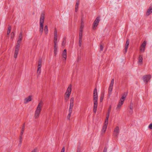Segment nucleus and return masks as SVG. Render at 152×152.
<instances>
[{
    "instance_id": "a18cd8bd",
    "label": "nucleus",
    "mask_w": 152,
    "mask_h": 152,
    "mask_svg": "<svg viewBox=\"0 0 152 152\" xmlns=\"http://www.w3.org/2000/svg\"><path fill=\"white\" fill-rule=\"evenodd\" d=\"M130 109L132 110V109L133 107H131V106L130 107Z\"/></svg>"
},
{
    "instance_id": "5701e85b",
    "label": "nucleus",
    "mask_w": 152,
    "mask_h": 152,
    "mask_svg": "<svg viewBox=\"0 0 152 152\" xmlns=\"http://www.w3.org/2000/svg\"><path fill=\"white\" fill-rule=\"evenodd\" d=\"M44 32L45 34H47L48 33V27L47 26H45L44 28Z\"/></svg>"
},
{
    "instance_id": "2f4dec72",
    "label": "nucleus",
    "mask_w": 152,
    "mask_h": 152,
    "mask_svg": "<svg viewBox=\"0 0 152 152\" xmlns=\"http://www.w3.org/2000/svg\"><path fill=\"white\" fill-rule=\"evenodd\" d=\"M82 32H80L79 33V39H82Z\"/></svg>"
},
{
    "instance_id": "c9c22d12",
    "label": "nucleus",
    "mask_w": 152,
    "mask_h": 152,
    "mask_svg": "<svg viewBox=\"0 0 152 152\" xmlns=\"http://www.w3.org/2000/svg\"><path fill=\"white\" fill-rule=\"evenodd\" d=\"M37 149L36 148H35L32 150L31 152H37Z\"/></svg>"
},
{
    "instance_id": "49530a36",
    "label": "nucleus",
    "mask_w": 152,
    "mask_h": 152,
    "mask_svg": "<svg viewBox=\"0 0 152 152\" xmlns=\"http://www.w3.org/2000/svg\"><path fill=\"white\" fill-rule=\"evenodd\" d=\"M102 99H103V98H101V101H102Z\"/></svg>"
},
{
    "instance_id": "f257e3e1",
    "label": "nucleus",
    "mask_w": 152,
    "mask_h": 152,
    "mask_svg": "<svg viewBox=\"0 0 152 152\" xmlns=\"http://www.w3.org/2000/svg\"><path fill=\"white\" fill-rule=\"evenodd\" d=\"M126 97V95L125 94H124L121 96L119 101L116 107V110L118 111L120 110L122 105L124 104Z\"/></svg>"
},
{
    "instance_id": "dca6fc26",
    "label": "nucleus",
    "mask_w": 152,
    "mask_h": 152,
    "mask_svg": "<svg viewBox=\"0 0 152 152\" xmlns=\"http://www.w3.org/2000/svg\"><path fill=\"white\" fill-rule=\"evenodd\" d=\"M43 105V102L42 100H40L39 103H38V105L37 107V108L39 109H40L42 110V107Z\"/></svg>"
},
{
    "instance_id": "f3484780",
    "label": "nucleus",
    "mask_w": 152,
    "mask_h": 152,
    "mask_svg": "<svg viewBox=\"0 0 152 152\" xmlns=\"http://www.w3.org/2000/svg\"><path fill=\"white\" fill-rule=\"evenodd\" d=\"M107 126L106 125H104L102 126L101 132L102 134H104L107 129Z\"/></svg>"
},
{
    "instance_id": "58836bf2",
    "label": "nucleus",
    "mask_w": 152,
    "mask_h": 152,
    "mask_svg": "<svg viewBox=\"0 0 152 152\" xmlns=\"http://www.w3.org/2000/svg\"><path fill=\"white\" fill-rule=\"evenodd\" d=\"M21 43V42L18 41H17V43L16 45H20Z\"/></svg>"
},
{
    "instance_id": "ddd939ff",
    "label": "nucleus",
    "mask_w": 152,
    "mask_h": 152,
    "mask_svg": "<svg viewBox=\"0 0 152 152\" xmlns=\"http://www.w3.org/2000/svg\"><path fill=\"white\" fill-rule=\"evenodd\" d=\"M143 61V56L142 55H140L139 56L138 64L139 65L141 66L142 64Z\"/></svg>"
},
{
    "instance_id": "20e7f679",
    "label": "nucleus",
    "mask_w": 152,
    "mask_h": 152,
    "mask_svg": "<svg viewBox=\"0 0 152 152\" xmlns=\"http://www.w3.org/2000/svg\"><path fill=\"white\" fill-rule=\"evenodd\" d=\"M151 78V75L149 74L145 75L142 77V80L144 83L145 84H147L150 81Z\"/></svg>"
},
{
    "instance_id": "f704fd0d",
    "label": "nucleus",
    "mask_w": 152,
    "mask_h": 152,
    "mask_svg": "<svg viewBox=\"0 0 152 152\" xmlns=\"http://www.w3.org/2000/svg\"><path fill=\"white\" fill-rule=\"evenodd\" d=\"M148 128L149 129H152V123H151L148 126Z\"/></svg>"
},
{
    "instance_id": "37998d69",
    "label": "nucleus",
    "mask_w": 152,
    "mask_h": 152,
    "mask_svg": "<svg viewBox=\"0 0 152 152\" xmlns=\"http://www.w3.org/2000/svg\"><path fill=\"white\" fill-rule=\"evenodd\" d=\"M83 27H84V26L83 25H81L80 27V28L82 30L83 29Z\"/></svg>"
},
{
    "instance_id": "79ce46f5",
    "label": "nucleus",
    "mask_w": 152,
    "mask_h": 152,
    "mask_svg": "<svg viewBox=\"0 0 152 152\" xmlns=\"http://www.w3.org/2000/svg\"><path fill=\"white\" fill-rule=\"evenodd\" d=\"M65 151V148L64 147L61 149V152H64Z\"/></svg>"
},
{
    "instance_id": "c85d7f7f",
    "label": "nucleus",
    "mask_w": 152,
    "mask_h": 152,
    "mask_svg": "<svg viewBox=\"0 0 152 152\" xmlns=\"http://www.w3.org/2000/svg\"><path fill=\"white\" fill-rule=\"evenodd\" d=\"M11 30V27H9L8 28L7 31V34L8 35H9L10 34V32Z\"/></svg>"
},
{
    "instance_id": "473e14b6",
    "label": "nucleus",
    "mask_w": 152,
    "mask_h": 152,
    "mask_svg": "<svg viewBox=\"0 0 152 152\" xmlns=\"http://www.w3.org/2000/svg\"><path fill=\"white\" fill-rule=\"evenodd\" d=\"M72 113H69L68 114L67 116V118L68 119H69Z\"/></svg>"
},
{
    "instance_id": "9d476101",
    "label": "nucleus",
    "mask_w": 152,
    "mask_h": 152,
    "mask_svg": "<svg viewBox=\"0 0 152 152\" xmlns=\"http://www.w3.org/2000/svg\"><path fill=\"white\" fill-rule=\"evenodd\" d=\"M93 99L94 102H97V89L96 88L94 89V91Z\"/></svg>"
},
{
    "instance_id": "4be33fe9",
    "label": "nucleus",
    "mask_w": 152,
    "mask_h": 152,
    "mask_svg": "<svg viewBox=\"0 0 152 152\" xmlns=\"http://www.w3.org/2000/svg\"><path fill=\"white\" fill-rule=\"evenodd\" d=\"M23 37V34H22V33H20V34L19 35L17 41L21 42V41L22 40Z\"/></svg>"
},
{
    "instance_id": "1a4fd4ad",
    "label": "nucleus",
    "mask_w": 152,
    "mask_h": 152,
    "mask_svg": "<svg viewBox=\"0 0 152 152\" xmlns=\"http://www.w3.org/2000/svg\"><path fill=\"white\" fill-rule=\"evenodd\" d=\"M146 43V42L144 41L141 45L140 47V51L141 53H143L144 52Z\"/></svg>"
},
{
    "instance_id": "c756f323",
    "label": "nucleus",
    "mask_w": 152,
    "mask_h": 152,
    "mask_svg": "<svg viewBox=\"0 0 152 152\" xmlns=\"http://www.w3.org/2000/svg\"><path fill=\"white\" fill-rule=\"evenodd\" d=\"M100 49L101 50H102L104 48V44H101L100 45Z\"/></svg>"
},
{
    "instance_id": "b1692460",
    "label": "nucleus",
    "mask_w": 152,
    "mask_h": 152,
    "mask_svg": "<svg viewBox=\"0 0 152 152\" xmlns=\"http://www.w3.org/2000/svg\"><path fill=\"white\" fill-rule=\"evenodd\" d=\"M57 46L56 43H54V53L55 54H56V53L57 50Z\"/></svg>"
},
{
    "instance_id": "6ab92c4d",
    "label": "nucleus",
    "mask_w": 152,
    "mask_h": 152,
    "mask_svg": "<svg viewBox=\"0 0 152 152\" xmlns=\"http://www.w3.org/2000/svg\"><path fill=\"white\" fill-rule=\"evenodd\" d=\"M94 105L93 111L94 113H96V111L98 105L97 102H94Z\"/></svg>"
},
{
    "instance_id": "4c0bfd02",
    "label": "nucleus",
    "mask_w": 152,
    "mask_h": 152,
    "mask_svg": "<svg viewBox=\"0 0 152 152\" xmlns=\"http://www.w3.org/2000/svg\"><path fill=\"white\" fill-rule=\"evenodd\" d=\"M73 106H74V105H73V104H69V108L73 109Z\"/></svg>"
},
{
    "instance_id": "7c9ffc66",
    "label": "nucleus",
    "mask_w": 152,
    "mask_h": 152,
    "mask_svg": "<svg viewBox=\"0 0 152 152\" xmlns=\"http://www.w3.org/2000/svg\"><path fill=\"white\" fill-rule=\"evenodd\" d=\"M14 37V33L13 32H12L11 34L10 38L11 39H12Z\"/></svg>"
},
{
    "instance_id": "393cba45",
    "label": "nucleus",
    "mask_w": 152,
    "mask_h": 152,
    "mask_svg": "<svg viewBox=\"0 0 152 152\" xmlns=\"http://www.w3.org/2000/svg\"><path fill=\"white\" fill-rule=\"evenodd\" d=\"M79 4V2L78 1L77 2L75 6V11L76 12H77L78 11V9Z\"/></svg>"
},
{
    "instance_id": "9b49d317",
    "label": "nucleus",
    "mask_w": 152,
    "mask_h": 152,
    "mask_svg": "<svg viewBox=\"0 0 152 152\" xmlns=\"http://www.w3.org/2000/svg\"><path fill=\"white\" fill-rule=\"evenodd\" d=\"M152 13V5L150 6L147 9L145 13L146 16H148Z\"/></svg>"
},
{
    "instance_id": "f8f14e48",
    "label": "nucleus",
    "mask_w": 152,
    "mask_h": 152,
    "mask_svg": "<svg viewBox=\"0 0 152 152\" xmlns=\"http://www.w3.org/2000/svg\"><path fill=\"white\" fill-rule=\"evenodd\" d=\"M152 13V5L150 6L147 9L145 13L146 16H148Z\"/></svg>"
},
{
    "instance_id": "39448f33",
    "label": "nucleus",
    "mask_w": 152,
    "mask_h": 152,
    "mask_svg": "<svg viewBox=\"0 0 152 152\" xmlns=\"http://www.w3.org/2000/svg\"><path fill=\"white\" fill-rule=\"evenodd\" d=\"M100 20V17L98 16L96 18L92 26V29L93 30H95L96 29V28L98 25L99 21Z\"/></svg>"
},
{
    "instance_id": "72a5a7b5",
    "label": "nucleus",
    "mask_w": 152,
    "mask_h": 152,
    "mask_svg": "<svg viewBox=\"0 0 152 152\" xmlns=\"http://www.w3.org/2000/svg\"><path fill=\"white\" fill-rule=\"evenodd\" d=\"M108 119H105V123H104V125H106V126H107V125L108 124Z\"/></svg>"
},
{
    "instance_id": "c03bdc74",
    "label": "nucleus",
    "mask_w": 152,
    "mask_h": 152,
    "mask_svg": "<svg viewBox=\"0 0 152 152\" xmlns=\"http://www.w3.org/2000/svg\"><path fill=\"white\" fill-rule=\"evenodd\" d=\"M24 128H23L22 129V133H23V132L24 131Z\"/></svg>"
},
{
    "instance_id": "f03ea898",
    "label": "nucleus",
    "mask_w": 152,
    "mask_h": 152,
    "mask_svg": "<svg viewBox=\"0 0 152 152\" xmlns=\"http://www.w3.org/2000/svg\"><path fill=\"white\" fill-rule=\"evenodd\" d=\"M72 90V86L71 85H70L67 88L64 94V99L65 100H68L71 95Z\"/></svg>"
},
{
    "instance_id": "412c9836",
    "label": "nucleus",
    "mask_w": 152,
    "mask_h": 152,
    "mask_svg": "<svg viewBox=\"0 0 152 152\" xmlns=\"http://www.w3.org/2000/svg\"><path fill=\"white\" fill-rule=\"evenodd\" d=\"M129 42L128 40H127L125 45V52L126 53L127 52V49L129 47Z\"/></svg>"
},
{
    "instance_id": "2eb2a0df",
    "label": "nucleus",
    "mask_w": 152,
    "mask_h": 152,
    "mask_svg": "<svg viewBox=\"0 0 152 152\" xmlns=\"http://www.w3.org/2000/svg\"><path fill=\"white\" fill-rule=\"evenodd\" d=\"M119 128L118 127H116L114 130V136L117 137L119 133Z\"/></svg>"
},
{
    "instance_id": "bb28decb",
    "label": "nucleus",
    "mask_w": 152,
    "mask_h": 152,
    "mask_svg": "<svg viewBox=\"0 0 152 152\" xmlns=\"http://www.w3.org/2000/svg\"><path fill=\"white\" fill-rule=\"evenodd\" d=\"M41 72V68H37V74L38 75H39L40 74Z\"/></svg>"
},
{
    "instance_id": "a19ab883",
    "label": "nucleus",
    "mask_w": 152,
    "mask_h": 152,
    "mask_svg": "<svg viewBox=\"0 0 152 152\" xmlns=\"http://www.w3.org/2000/svg\"><path fill=\"white\" fill-rule=\"evenodd\" d=\"M82 39H79V45L80 46H81V44Z\"/></svg>"
},
{
    "instance_id": "0eeeda50",
    "label": "nucleus",
    "mask_w": 152,
    "mask_h": 152,
    "mask_svg": "<svg viewBox=\"0 0 152 152\" xmlns=\"http://www.w3.org/2000/svg\"><path fill=\"white\" fill-rule=\"evenodd\" d=\"M41 110V109L36 108L34 115V118L35 119H37L39 117Z\"/></svg>"
},
{
    "instance_id": "6e6552de",
    "label": "nucleus",
    "mask_w": 152,
    "mask_h": 152,
    "mask_svg": "<svg viewBox=\"0 0 152 152\" xmlns=\"http://www.w3.org/2000/svg\"><path fill=\"white\" fill-rule=\"evenodd\" d=\"M33 99V96L32 95H30L25 98L24 99V102L25 104H27L29 102L31 101Z\"/></svg>"
},
{
    "instance_id": "aec40b11",
    "label": "nucleus",
    "mask_w": 152,
    "mask_h": 152,
    "mask_svg": "<svg viewBox=\"0 0 152 152\" xmlns=\"http://www.w3.org/2000/svg\"><path fill=\"white\" fill-rule=\"evenodd\" d=\"M114 79H112L109 88V90L110 92H111L112 90L113 86L114 84Z\"/></svg>"
},
{
    "instance_id": "a878e982",
    "label": "nucleus",
    "mask_w": 152,
    "mask_h": 152,
    "mask_svg": "<svg viewBox=\"0 0 152 152\" xmlns=\"http://www.w3.org/2000/svg\"><path fill=\"white\" fill-rule=\"evenodd\" d=\"M42 66V61H39L38 62V65L37 68H41Z\"/></svg>"
},
{
    "instance_id": "cd10ccee",
    "label": "nucleus",
    "mask_w": 152,
    "mask_h": 152,
    "mask_svg": "<svg viewBox=\"0 0 152 152\" xmlns=\"http://www.w3.org/2000/svg\"><path fill=\"white\" fill-rule=\"evenodd\" d=\"M74 99L73 98H72L70 100V104H72L74 105Z\"/></svg>"
},
{
    "instance_id": "ea45409f",
    "label": "nucleus",
    "mask_w": 152,
    "mask_h": 152,
    "mask_svg": "<svg viewBox=\"0 0 152 152\" xmlns=\"http://www.w3.org/2000/svg\"><path fill=\"white\" fill-rule=\"evenodd\" d=\"M109 117V114L108 113L106 115V119H108Z\"/></svg>"
},
{
    "instance_id": "7ed1b4c3",
    "label": "nucleus",
    "mask_w": 152,
    "mask_h": 152,
    "mask_svg": "<svg viewBox=\"0 0 152 152\" xmlns=\"http://www.w3.org/2000/svg\"><path fill=\"white\" fill-rule=\"evenodd\" d=\"M45 15L42 14L40 17L39 20L40 31L42 33L43 32V23L45 20Z\"/></svg>"
},
{
    "instance_id": "4468645a",
    "label": "nucleus",
    "mask_w": 152,
    "mask_h": 152,
    "mask_svg": "<svg viewBox=\"0 0 152 152\" xmlns=\"http://www.w3.org/2000/svg\"><path fill=\"white\" fill-rule=\"evenodd\" d=\"M62 57L64 58V60L66 61L67 58V52L66 49H64L62 53Z\"/></svg>"
},
{
    "instance_id": "e433bc0d",
    "label": "nucleus",
    "mask_w": 152,
    "mask_h": 152,
    "mask_svg": "<svg viewBox=\"0 0 152 152\" xmlns=\"http://www.w3.org/2000/svg\"><path fill=\"white\" fill-rule=\"evenodd\" d=\"M73 109H71V108H69L68 109V112L69 113H72V111Z\"/></svg>"
},
{
    "instance_id": "a211bd4d",
    "label": "nucleus",
    "mask_w": 152,
    "mask_h": 152,
    "mask_svg": "<svg viewBox=\"0 0 152 152\" xmlns=\"http://www.w3.org/2000/svg\"><path fill=\"white\" fill-rule=\"evenodd\" d=\"M58 34L57 33V32L56 31H55L54 32V43H56L57 41L58 38Z\"/></svg>"
},
{
    "instance_id": "423d86ee",
    "label": "nucleus",
    "mask_w": 152,
    "mask_h": 152,
    "mask_svg": "<svg viewBox=\"0 0 152 152\" xmlns=\"http://www.w3.org/2000/svg\"><path fill=\"white\" fill-rule=\"evenodd\" d=\"M20 45H16L15 46L14 54V57L15 58H16L17 57L18 55L20 50Z\"/></svg>"
}]
</instances>
